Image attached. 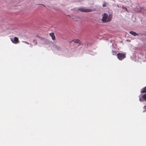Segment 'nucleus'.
<instances>
[{
	"label": "nucleus",
	"instance_id": "f257e3e1",
	"mask_svg": "<svg viewBox=\"0 0 146 146\" xmlns=\"http://www.w3.org/2000/svg\"><path fill=\"white\" fill-rule=\"evenodd\" d=\"M102 21L104 23H107L111 21L112 18V16L110 15L108 16L107 14L104 13L102 15Z\"/></svg>",
	"mask_w": 146,
	"mask_h": 146
},
{
	"label": "nucleus",
	"instance_id": "f03ea898",
	"mask_svg": "<svg viewBox=\"0 0 146 146\" xmlns=\"http://www.w3.org/2000/svg\"><path fill=\"white\" fill-rule=\"evenodd\" d=\"M118 58L120 60H122L126 57L125 54L124 53H119L117 54Z\"/></svg>",
	"mask_w": 146,
	"mask_h": 146
},
{
	"label": "nucleus",
	"instance_id": "7ed1b4c3",
	"mask_svg": "<svg viewBox=\"0 0 146 146\" xmlns=\"http://www.w3.org/2000/svg\"><path fill=\"white\" fill-rule=\"evenodd\" d=\"M78 10L82 12H90L93 11L92 10L90 9H87L84 8H80Z\"/></svg>",
	"mask_w": 146,
	"mask_h": 146
},
{
	"label": "nucleus",
	"instance_id": "20e7f679",
	"mask_svg": "<svg viewBox=\"0 0 146 146\" xmlns=\"http://www.w3.org/2000/svg\"><path fill=\"white\" fill-rule=\"evenodd\" d=\"M11 40L12 42L15 44H17L19 42L18 38L16 37H15L14 38V40Z\"/></svg>",
	"mask_w": 146,
	"mask_h": 146
},
{
	"label": "nucleus",
	"instance_id": "39448f33",
	"mask_svg": "<svg viewBox=\"0 0 146 146\" xmlns=\"http://www.w3.org/2000/svg\"><path fill=\"white\" fill-rule=\"evenodd\" d=\"M71 42H73L74 43H78L79 45L81 44V41L79 39H76L72 40Z\"/></svg>",
	"mask_w": 146,
	"mask_h": 146
},
{
	"label": "nucleus",
	"instance_id": "423d86ee",
	"mask_svg": "<svg viewBox=\"0 0 146 146\" xmlns=\"http://www.w3.org/2000/svg\"><path fill=\"white\" fill-rule=\"evenodd\" d=\"M50 36L52 38L53 40H54L55 39V37L54 34L53 33H52L49 34Z\"/></svg>",
	"mask_w": 146,
	"mask_h": 146
},
{
	"label": "nucleus",
	"instance_id": "0eeeda50",
	"mask_svg": "<svg viewBox=\"0 0 146 146\" xmlns=\"http://www.w3.org/2000/svg\"><path fill=\"white\" fill-rule=\"evenodd\" d=\"M129 33L130 34H131L134 36L138 35L136 33H135V32L133 31H130Z\"/></svg>",
	"mask_w": 146,
	"mask_h": 146
},
{
	"label": "nucleus",
	"instance_id": "6e6552de",
	"mask_svg": "<svg viewBox=\"0 0 146 146\" xmlns=\"http://www.w3.org/2000/svg\"><path fill=\"white\" fill-rule=\"evenodd\" d=\"M146 92V86L143 88L141 91V93H144Z\"/></svg>",
	"mask_w": 146,
	"mask_h": 146
},
{
	"label": "nucleus",
	"instance_id": "1a4fd4ad",
	"mask_svg": "<svg viewBox=\"0 0 146 146\" xmlns=\"http://www.w3.org/2000/svg\"><path fill=\"white\" fill-rule=\"evenodd\" d=\"M142 97L144 100H146V94L143 95L142 96Z\"/></svg>",
	"mask_w": 146,
	"mask_h": 146
},
{
	"label": "nucleus",
	"instance_id": "9d476101",
	"mask_svg": "<svg viewBox=\"0 0 146 146\" xmlns=\"http://www.w3.org/2000/svg\"><path fill=\"white\" fill-rule=\"evenodd\" d=\"M33 42L35 43V45H36L37 44V41L36 40H33Z\"/></svg>",
	"mask_w": 146,
	"mask_h": 146
},
{
	"label": "nucleus",
	"instance_id": "9b49d317",
	"mask_svg": "<svg viewBox=\"0 0 146 146\" xmlns=\"http://www.w3.org/2000/svg\"><path fill=\"white\" fill-rule=\"evenodd\" d=\"M113 55H115L116 54V51H112Z\"/></svg>",
	"mask_w": 146,
	"mask_h": 146
},
{
	"label": "nucleus",
	"instance_id": "f8f14e48",
	"mask_svg": "<svg viewBox=\"0 0 146 146\" xmlns=\"http://www.w3.org/2000/svg\"><path fill=\"white\" fill-rule=\"evenodd\" d=\"M106 6V3H103V4L102 5V6L103 7H105Z\"/></svg>",
	"mask_w": 146,
	"mask_h": 146
},
{
	"label": "nucleus",
	"instance_id": "ddd939ff",
	"mask_svg": "<svg viewBox=\"0 0 146 146\" xmlns=\"http://www.w3.org/2000/svg\"><path fill=\"white\" fill-rule=\"evenodd\" d=\"M24 42L27 44H29V43L27 42H26V41H24L23 42Z\"/></svg>",
	"mask_w": 146,
	"mask_h": 146
},
{
	"label": "nucleus",
	"instance_id": "4468645a",
	"mask_svg": "<svg viewBox=\"0 0 146 146\" xmlns=\"http://www.w3.org/2000/svg\"><path fill=\"white\" fill-rule=\"evenodd\" d=\"M123 9H126V10L127 11V9L126 7H123Z\"/></svg>",
	"mask_w": 146,
	"mask_h": 146
},
{
	"label": "nucleus",
	"instance_id": "2eb2a0df",
	"mask_svg": "<svg viewBox=\"0 0 146 146\" xmlns=\"http://www.w3.org/2000/svg\"><path fill=\"white\" fill-rule=\"evenodd\" d=\"M139 100H140V101H141V98H140Z\"/></svg>",
	"mask_w": 146,
	"mask_h": 146
}]
</instances>
